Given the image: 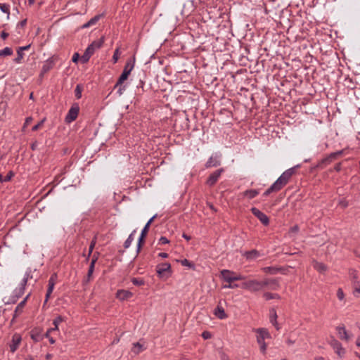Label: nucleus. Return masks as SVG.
Segmentation results:
<instances>
[{
  "label": "nucleus",
  "mask_w": 360,
  "mask_h": 360,
  "mask_svg": "<svg viewBox=\"0 0 360 360\" xmlns=\"http://www.w3.org/2000/svg\"><path fill=\"white\" fill-rule=\"evenodd\" d=\"M257 333V342L260 345V351L262 353L265 354L266 350V345L264 342L265 339L271 338V335L268 330L264 328H259L255 330Z\"/></svg>",
  "instance_id": "obj_1"
},
{
  "label": "nucleus",
  "mask_w": 360,
  "mask_h": 360,
  "mask_svg": "<svg viewBox=\"0 0 360 360\" xmlns=\"http://www.w3.org/2000/svg\"><path fill=\"white\" fill-rule=\"evenodd\" d=\"M134 63H135V58L129 59L127 61L124 70L122 71V73L120 76L118 80H117V85L118 84H122L123 82L127 79L129 75H130L131 70H133L134 67Z\"/></svg>",
  "instance_id": "obj_2"
},
{
  "label": "nucleus",
  "mask_w": 360,
  "mask_h": 360,
  "mask_svg": "<svg viewBox=\"0 0 360 360\" xmlns=\"http://www.w3.org/2000/svg\"><path fill=\"white\" fill-rule=\"evenodd\" d=\"M221 278L227 283H233V281L243 279V276H236L234 272L226 269H224L221 271Z\"/></svg>",
  "instance_id": "obj_3"
},
{
  "label": "nucleus",
  "mask_w": 360,
  "mask_h": 360,
  "mask_svg": "<svg viewBox=\"0 0 360 360\" xmlns=\"http://www.w3.org/2000/svg\"><path fill=\"white\" fill-rule=\"evenodd\" d=\"M344 150H338L335 153H331L327 157L323 158L319 163L318 167H323L330 164L334 160H336L339 156L343 154Z\"/></svg>",
  "instance_id": "obj_4"
},
{
  "label": "nucleus",
  "mask_w": 360,
  "mask_h": 360,
  "mask_svg": "<svg viewBox=\"0 0 360 360\" xmlns=\"http://www.w3.org/2000/svg\"><path fill=\"white\" fill-rule=\"evenodd\" d=\"M79 111V105L77 103L73 104L65 117V122L68 123H70L75 121L78 116Z\"/></svg>",
  "instance_id": "obj_5"
},
{
  "label": "nucleus",
  "mask_w": 360,
  "mask_h": 360,
  "mask_svg": "<svg viewBox=\"0 0 360 360\" xmlns=\"http://www.w3.org/2000/svg\"><path fill=\"white\" fill-rule=\"evenodd\" d=\"M224 172V168H219L212 172L207 179L206 184L210 186H214L218 181L221 174Z\"/></svg>",
  "instance_id": "obj_6"
},
{
  "label": "nucleus",
  "mask_w": 360,
  "mask_h": 360,
  "mask_svg": "<svg viewBox=\"0 0 360 360\" xmlns=\"http://www.w3.org/2000/svg\"><path fill=\"white\" fill-rule=\"evenodd\" d=\"M251 212L264 226L269 224V218L264 212L256 207L251 208Z\"/></svg>",
  "instance_id": "obj_7"
},
{
  "label": "nucleus",
  "mask_w": 360,
  "mask_h": 360,
  "mask_svg": "<svg viewBox=\"0 0 360 360\" xmlns=\"http://www.w3.org/2000/svg\"><path fill=\"white\" fill-rule=\"evenodd\" d=\"M22 338L21 335L18 333H15L12 337L11 343L9 345L10 351L12 353H14L21 342Z\"/></svg>",
  "instance_id": "obj_8"
},
{
  "label": "nucleus",
  "mask_w": 360,
  "mask_h": 360,
  "mask_svg": "<svg viewBox=\"0 0 360 360\" xmlns=\"http://www.w3.org/2000/svg\"><path fill=\"white\" fill-rule=\"evenodd\" d=\"M300 165H297L296 167H292V168H290L288 169H287L286 171H285L279 177L278 179H281L282 181V183H283L285 185H286L290 179L291 178V176L295 174V168L296 167H299Z\"/></svg>",
  "instance_id": "obj_9"
},
{
  "label": "nucleus",
  "mask_w": 360,
  "mask_h": 360,
  "mask_svg": "<svg viewBox=\"0 0 360 360\" xmlns=\"http://www.w3.org/2000/svg\"><path fill=\"white\" fill-rule=\"evenodd\" d=\"M266 286V283L258 281L257 280H249V290L259 291Z\"/></svg>",
  "instance_id": "obj_10"
},
{
  "label": "nucleus",
  "mask_w": 360,
  "mask_h": 360,
  "mask_svg": "<svg viewBox=\"0 0 360 360\" xmlns=\"http://www.w3.org/2000/svg\"><path fill=\"white\" fill-rule=\"evenodd\" d=\"M330 345L335 349V353L340 356L342 357L345 354V349L342 347L341 343L335 338L330 342Z\"/></svg>",
  "instance_id": "obj_11"
},
{
  "label": "nucleus",
  "mask_w": 360,
  "mask_h": 360,
  "mask_svg": "<svg viewBox=\"0 0 360 360\" xmlns=\"http://www.w3.org/2000/svg\"><path fill=\"white\" fill-rule=\"evenodd\" d=\"M54 65H55V59L53 57L49 58L44 63V65L41 68L40 76L43 77L44 75L46 74V72H48L49 70H51L54 67Z\"/></svg>",
  "instance_id": "obj_12"
},
{
  "label": "nucleus",
  "mask_w": 360,
  "mask_h": 360,
  "mask_svg": "<svg viewBox=\"0 0 360 360\" xmlns=\"http://www.w3.org/2000/svg\"><path fill=\"white\" fill-rule=\"evenodd\" d=\"M133 296V293L126 290H119L116 293V297L120 300H125L131 298Z\"/></svg>",
  "instance_id": "obj_13"
},
{
  "label": "nucleus",
  "mask_w": 360,
  "mask_h": 360,
  "mask_svg": "<svg viewBox=\"0 0 360 360\" xmlns=\"http://www.w3.org/2000/svg\"><path fill=\"white\" fill-rule=\"evenodd\" d=\"M285 271V269L283 267H276V266H266L263 268V271L271 275L276 274L278 272L283 273Z\"/></svg>",
  "instance_id": "obj_14"
},
{
  "label": "nucleus",
  "mask_w": 360,
  "mask_h": 360,
  "mask_svg": "<svg viewBox=\"0 0 360 360\" xmlns=\"http://www.w3.org/2000/svg\"><path fill=\"white\" fill-rule=\"evenodd\" d=\"M171 265L169 263H162L156 266V271L158 276H161L165 272L169 271Z\"/></svg>",
  "instance_id": "obj_15"
},
{
  "label": "nucleus",
  "mask_w": 360,
  "mask_h": 360,
  "mask_svg": "<svg viewBox=\"0 0 360 360\" xmlns=\"http://www.w3.org/2000/svg\"><path fill=\"white\" fill-rule=\"evenodd\" d=\"M64 321L63 317L61 316H58L53 322V324L54 325V328H51L49 329L46 333H45V337H49V333H50L53 330H56L58 329V325Z\"/></svg>",
  "instance_id": "obj_16"
},
{
  "label": "nucleus",
  "mask_w": 360,
  "mask_h": 360,
  "mask_svg": "<svg viewBox=\"0 0 360 360\" xmlns=\"http://www.w3.org/2000/svg\"><path fill=\"white\" fill-rule=\"evenodd\" d=\"M30 337L34 342H39L43 339V335L41 334L39 328H34L30 332Z\"/></svg>",
  "instance_id": "obj_17"
},
{
  "label": "nucleus",
  "mask_w": 360,
  "mask_h": 360,
  "mask_svg": "<svg viewBox=\"0 0 360 360\" xmlns=\"http://www.w3.org/2000/svg\"><path fill=\"white\" fill-rule=\"evenodd\" d=\"M313 266L321 274H323L328 270V266L325 264L317 261L314 262Z\"/></svg>",
  "instance_id": "obj_18"
},
{
  "label": "nucleus",
  "mask_w": 360,
  "mask_h": 360,
  "mask_svg": "<svg viewBox=\"0 0 360 360\" xmlns=\"http://www.w3.org/2000/svg\"><path fill=\"white\" fill-rule=\"evenodd\" d=\"M214 314L219 319H224L227 317V314H226L224 308L221 306H217L214 309Z\"/></svg>",
  "instance_id": "obj_19"
},
{
  "label": "nucleus",
  "mask_w": 360,
  "mask_h": 360,
  "mask_svg": "<svg viewBox=\"0 0 360 360\" xmlns=\"http://www.w3.org/2000/svg\"><path fill=\"white\" fill-rule=\"evenodd\" d=\"M25 305V300H22L17 305V307L14 311V314H13L12 321H13L14 319H16L22 312Z\"/></svg>",
  "instance_id": "obj_20"
},
{
  "label": "nucleus",
  "mask_w": 360,
  "mask_h": 360,
  "mask_svg": "<svg viewBox=\"0 0 360 360\" xmlns=\"http://www.w3.org/2000/svg\"><path fill=\"white\" fill-rule=\"evenodd\" d=\"M270 322L275 326L276 329L278 330L280 327L277 322V314L274 309L270 310Z\"/></svg>",
  "instance_id": "obj_21"
},
{
  "label": "nucleus",
  "mask_w": 360,
  "mask_h": 360,
  "mask_svg": "<svg viewBox=\"0 0 360 360\" xmlns=\"http://www.w3.org/2000/svg\"><path fill=\"white\" fill-rule=\"evenodd\" d=\"M263 283H266V286L269 285L271 290H276L279 287L278 281L276 278L266 279Z\"/></svg>",
  "instance_id": "obj_22"
},
{
  "label": "nucleus",
  "mask_w": 360,
  "mask_h": 360,
  "mask_svg": "<svg viewBox=\"0 0 360 360\" xmlns=\"http://www.w3.org/2000/svg\"><path fill=\"white\" fill-rule=\"evenodd\" d=\"M221 161L217 157H211L205 164V167L209 168L220 165Z\"/></svg>",
  "instance_id": "obj_23"
},
{
  "label": "nucleus",
  "mask_w": 360,
  "mask_h": 360,
  "mask_svg": "<svg viewBox=\"0 0 360 360\" xmlns=\"http://www.w3.org/2000/svg\"><path fill=\"white\" fill-rule=\"evenodd\" d=\"M260 255L259 252L257 250H252L247 251L245 253V256L247 259H255Z\"/></svg>",
  "instance_id": "obj_24"
},
{
  "label": "nucleus",
  "mask_w": 360,
  "mask_h": 360,
  "mask_svg": "<svg viewBox=\"0 0 360 360\" xmlns=\"http://www.w3.org/2000/svg\"><path fill=\"white\" fill-rule=\"evenodd\" d=\"M337 330L338 331V334L340 335V338L342 340H347L349 339V336L347 333L345 327L344 326H338L337 328Z\"/></svg>",
  "instance_id": "obj_25"
},
{
  "label": "nucleus",
  "mask_w": 360,
  "mask_h": 360,
  "mask_svg": "<svg viewBox=\"0 0 360 360\" xmlns=\"http://www.w3.org/2000/svg\"><path fill=\"white\" fill-rule=\"evenodd\" d=\"M100 18H101L100 15H95L94 18L90 19L87 22L84 24L82 26V28H88V27L95 25L99 20Z\"/></svg>",
  "instance_id": "obj_26"
},
{
  "label": "nucleus",
  "mask_w": 360,
  "mask_h": 360,
  "mask_svg": "<svg viewBox=\"0 0 360 360\" xmlns=\"http://www.w3.org/2000/svg\"><path fill=\"white\" fill-rule=\"evenodd\" d=\"M104 39L103 37H101V39L98 40L94 41L89 46L94 49V51L96 49H99L103 44Z\"/></svg>",
  "instance_id": "obj_27"
},
{
  "label": "nucleus",
  "mask_w": 360,
  "mask_h": 360,
  "mask_svg": "<svg viewBox=\"0 0 360 360\" xmlns=\"http://www.w3.org/2000/svg\"><path fill=\"white\" fill-rule=\"evenodd\" d=\"M244 195L248 197L249 199H252L259 194V191L256 189L246 190L244 192Z\"/></svg>",
  "instance_id": "obj_28"
},
{
  "label": "nucleus",
  "mask_w": 360,
  "mask_h": 360,
  "mask_svg": "<svg viewBox=\"0 0 360 360\" xmlns=\"http://www.w3.org/2000/svg\"><path fill=\"white\" fill-rule=\"evenodd\" d=\"M14 173L12 171H9L6 176H3L0 174V183L9 181L13 176Z\"/></svg>",
  "instance_id": "obj_29"
},
{
  "label": "nucleus",
  "mask_w": 360,
  "mask_h": 360,
  "mask_svg": "<svg viewBox=\"0 0 360 360\" xmlns=\"http://www.w3.org/2000/svg\"><path fill=\"white\" fill-rule=\"evenodd\" d=\"M143 345L139 342H136L133 344V347L131 348V352L135 354H139L141 351H143Z\"/></svg>",
  "instance_id": "obj_30"
},
{
  "label": "nucleus",
  "mask_w": 360,
  "mask_h": 360,
  "mask_svg": "<svg viewBox=\"0 0 360 360\" xmlns=\"http://www.w3.org/2000/svg\"><path fill=\"white\" fill-rule=\"evenodd\" d=\"M271 186L277 192L282 189V188L284 187L285 185L283 183H282L281 179H279L278 178V179Z\"/></svg>",
  "instance_id": "obj_31"
},
{
  "label": "nucleus",
  "mask_w": 360,
  "mask_h": 360,
  "mask_svg": "<svg viewBox=\"0 0 360 360\" xmlns=\"http://www.w3.org/2000/svg\"><path fill=\"white\" fill-rule=\"evenodd\" d=\"M263 297L265 298L266 300H269L271 299H280V295L278 294L268 292L264 293Z\"/></svg>",
  "instance_id": "obj_32"
},
{
  "label": "nucleus",
  "mask_w": 360,
  "mask_h": 360,
  "mask_svg": "<svg viewBox=\"0 0 360 360\" xmlns=\"http://www.w3.org/2000/svg\"><path fill=\"white\" fill-rule=\"evenodd\" d=\"M148 230H149V228H148V226H145L141 233V236L139 238V241H140V243H144L145 241V238L148 232Z\"/></svg>",
  "instance_id": "obj_33"
},
{
  "label": "nucleus",
  "mask_w": 360,
  "mask_h": 360,
  "mask_svg": "<svg viewBox=\"0 0 360 360\" xmlns=\"http://www.w3.org/2000/svg\"><path fill=\"white\" fill-rule=\"evenodd\" d=\"M136 232V231H133L132 233L129 236L127 239L125 240L124 243V248H128L131 245L132 241L134 240V234Z\"/></svg>",
  "instance_id": "obj_34"
},
{
  "label": "nucleus",
  "mask_w": 360,
  "mask_h": 360,
  "mask_svg": "<svg viewBox=\"0 0 360 360\" xmlns=\"http://www.w3.org/2000/svg\"><path fill=\"white\" fill-rule=\"evenodd\" d=\"M13 54V50L10 47H6L2 50H0V56H11Z\"/></svg>",
  "instance_id": "obj_35"
},
{
  "label": "nucleus",
  "mask_w": 360,
  "mask_h": 360,
  "mask_svg": "<svg viewBox=\"0 0 360 360\" xmlns=\"http://www.w3.org/2000/svg\"><path fill=\"white\" fill-rule=\"evenodd\" d=\"M82 90H83V87L81 84H77L76 86V88L75 89V95L77 99H79L82 97Z\"/></svg>",
  "instance_id": "obj_36"
},
{
  "label": "nucleus",
  "mask_w": 360,
  "mask_h": 360,
  "mask_svg": "<svg viewBox=\"0 0 360 360\" xmlns=\"http://www.w3.org/2000/svg\"><path fill=\"white\" fill-rule=\"evenodd\" d=\"M32 278V276H30V272H27L24 276V278H22L21 283H20V287H24V288L25 289V286L27 283V281H28V279L29 278Z\"/></svg>",
  "instance_id": "obj_37"
},
{
  "label": "nucleus",
  "mask_w": 360,
  "mask_h": 360,
  "mask_svg": "<svg viewBox=\"0 0 360 360\" xmlns=\"http://www.w3.org/2000/svg\"><path fill=\"white\" fill-rule=\"evenodd\" d=\"M206 41H204V44L205 43H207V44H209L210 43V45L212 46V49H215V46L214 45V41H217L218 40V37H214V36L212 35V37L210 38V37H207L206 36Z\"/></svg>",
  "instance_id": "obj_38"
},
{
  "label": "nucleus",
  "mask_w": 360,
  "mask_h": 360,
  "mask_svg": "<svg viewBox=\"0 0 360 360\" xmlns=\"http://www.w3.org/2000/svg\"><path fill=\"white\" fill-rule=\"evenodd\" d=\"M131 282L134 285L141 286L144 285L145 281L143 278H132Z\"/></svg>",
  "instance_id": "obj_39"
},
{
  "label": "nucleus",
  "mask_w": 360,
  "mask_h": 360,
  "mask_svg": "<svg viewBox=\"0 0 360 360\" xmlns=\"http://www.w3.org/2000/svg\"><path fill=\"white\" fill-rule=\"evenodd\" d=\"M114 89H117V94L120 96H121L123 94V92L125 91L126 86H125V85H122V84L117 85V82L114 86Z\"/></svg>",
  "instance_id": "obj_40"
},
{
  "label": "nucleus",
  "mask_w": 360,
  "mask_h": 360,
  "mask_svg": "<svg viewBox=\"0 0 360 360\" xmlns=\"http://www.w3.org/2000/svg\"><path fill=\"white\" fill-rule=\"evenodd\" d=\"M24 287H19L18 289L15 290V295L16 297H20L25 292Z\"/></svg>",
  "instance_id": "obj_41"
},
{
  "label": "nucleus",
  "mask_w": 360,
  "mask_h": 360,
  "mask_svg": "<svg viewBox=\"0 0 360 360\" xmlns=\"http://www.w3.org/2000/svg\"><path fill=\"white\" fill-rule=\"evenodd\" d=\"M18 56L14 59V62L16 63H20L21 60L23 58V53L19 49L17 50Z\"/></svg>",
  "instance_id": "obj_42"
},
{
  "label": "nucleus",
  "mask_w": 360,
  "mask_h": 360,
  "mask_svg": "<svg viewBox=\"0 0 360 360\" xmlns=\"http://www.w3.org/2000/svg\"><path fill=\"white\" fill-rule=\"evenodd\" d=\"M0 9L1 10L2 12L7 13L8 16L9 15L10 11H9V6L8 5H7L6 4H1Z\"/></svg>",
  "instance_id": "obj_43"
},
{
  "label": "nucleus",
  "mask_w": 360,
  "mask_h": 360,
  "mask_svg": "<svg viewBox=\"0 0 360 360\" xmlns=\"http://www.w3.org/2000/svg\"><path fill=\"white\" fill-rule=\"evenodd\" d=\"M214 11H207V13L209 15V19H210V20L217 17L218 10H217L215 7H214Z\"/></svg>",
  "instance_id": "obj_44"
},
{
  "label": "nucleus",
  "mask_w": 360,
  "mask_h": 360,
  "mask_svg": "<svg viewBox=\"0 0 360 360\" xmlns=\"http://www.w3.org/2000/svg\"><path fill=\"white\" fill-rule=\"evenodd\" d=\"M120 56V50L119 49H116L114 51V54L112 56V61L113 63H116L119 59Z\"/></svg>",
  "instance_id": "obj_45"
},
{
  "label": "nucleus",
  "mask_w": 360,
  "mask_h": 360,
  "mask_svg": "<svg viewBox=\"0 0 360 360\" xmlns=\"http://www.w3.org/2000/svg\"><path fill=\"white\" fill-rule=\"evenodd\" d=\"M56 279H57V274L56 273H54L51 276V277L49 280V284L55 285Z\"/></svg>",
  "instance_id": "obj_46"
},
{
  "label": "nucleus",
  "mask_w": 360,
  "mask_h": 360,
  "mask_svg": "<svg viewBox=\"0 0 360 360\" xmlns=\"http://www.w3.org/2000/svg\"><path fill=\"white\" fill-rule=\"evenodd\" d=\"M96 260H97V257H95V256H94L91 259V262L90 263L89 267V271H94V267H95V264H96Z\"/></svg>",
  "instance_id": "obj_47"
},
{
  "label": "nucleus",
  "mask_w": 360,
  "mask_h": 360,
  "mask_svg": "<svg viewBox=\"0 0 360 360\" xmlns=\"http://www.w3.org/2000/svg\"><path fill=\"white\" fill-rule=\"evenodd\" d=\"M349 274L352 279V281H355V280H358L357 273H356V270H354V269L349 270Z\"/></svg>",
  "instance_id": "obj_48"
},
{
  "label": "nucleus",
  "mask_w": 360,
  "mask_h": 360,
  "mask_svg": "<svg viewBox=\"0 0 360 360\" xmlns=\"http://www.w3.org/2000/svg\"><path fill=\"white\" fill-rule=\"evenodd\" d=\"M169 240L165 236H161L158 241V245L168 244Z\"/></svg>",
  "instance_id": "obj_49"
},
{
  "label": "nucleus",
  "mask_w": 360,
  "mask_h": 360,
  "mask_svg": "<svg viewBox=\"0 0 360 360\" xmlns=\"http://www.w3.org/2000/svg\"><path fill=\"white\" fill-rule=\"evenodd\" d=\"M337 297L340 300H342L345 297V294L342 288H338L337 291Z\"/></svg>",
  "instance_id": "obj_50"
},
{
  "label": "nucleus",
  "mask_w": 360,
  "mask_h": 360,
  "mask_svg": "<svg viewBox=\"0 0 360 360\" xmlns=\"http://www.w3.org/2000/svg\"><path fill=\"white\" fill-rule=\"evenodd\" d=\"M91 56L88 55L86 52L84 53V54L81 57V60L83 63H87L89 60Z\"/></svg>",
  "instance_id": "obj_51"
},
{
  "label": "nucleus",
  "mask_w": 360,
  "mask_h": 360,
  "mask_svg": "<svg viewBox=\"0 0 360 360\" xmlns=\"http://www.w3.org/2000/svg\"><path fill=\"white\" fill-rule=\"evenodd\" d=\"M44 121H45V119H43L42 120H41L39 123H37V124H35V125L32 127V131H37V130H38V129H39V128L43 125V124H44Z\"/></svg>",
  "instance_id": "obj_52"
},
{
  "label": "nucleus",
  "mask_w": 360,
  "mask_h": 360,
  "mask_svg": "<svg viewBox=\"0 0 360 360\" xmlns=\"http://www.w3.org/2000/svg\"><path fill=\"white\" fill-rule=\"evenodd\" d=\"M272 192H276V191L274 188V187L272 186H271L264 193H263V195L264 196H267L269 195L270 193H271Z\"/></svg>",
  "instance_id": "obj_53"
},
{
  "label": "nucleus",
  "mask_w": 360,
  "mask_h": 360,
  "mask_svg": "<svg viewBox=\"0 0 360 360\" xmlns=\"http://www.w3.org/2000/svg\"><path fill=\"white\" fill-rule=\"evenodd\" d=\"M181 264L184 266H189L191 268L193 266V264L192 262H191L190 261H188V259H183L181 261Z\"/></svg>",
  "instance_id": "obj_54"
},
{
  "label": "nucleus",
  "mask_w": 360,
  "mask_h": 360,
  "mask_svg": "<svg viewBox=\"0 0 360 360\" xmlns=\"http://www.w3.org/2000/svg\"><path fill=\"white\" fill-rule=\"evenodd\" d=\"M85 52H86L88 55H89V56H91L94 54V53L95 52V51L94 50V49H93V48H91V47H90V46H88V47L86 48V49L85 50Z\"/></svg>",
  "instance_id": "obj_55"
},
{
  "label": "nucleus",
  "mask_w": 360,
  "mask_h": 360,
  "mask_svg": "<svg viewBox=\"0 0 360 360\" xmlns=\"http://www.w3.org/2000/svg\"><path fill=\"white\" fill-rule=\"evenodd\" d=\"M93 273L94 271L88 270L86 278L84 281V282L88 283L91 280Z\"/></svg>",
  "instance_id": "obj_56"
},
{
  "label": "nucleus",
  "mask_w": 360,
  "mask_h": 360,
  "mask_svg": "<svg viewBox=\"0 0 360 360\" xmlns=\"http://www.w3.org/2000/svg\"><path fill=\"white\" fill-rule=\"evenodd\" d=\"M95 244H96V241L95 240H92L91 242V244L89 245V255H90L94 248V246H95Z\"/></svg>",
  "instance_id": "obj_57"
},
{
  "label": "nucleus",
  "mask_w": 360,
  "mask_h": 360,
  "mask_svg": "<svg viewBox=\"0 0 360 360\" xmlns=\"http://www.w3.org/2000/svg\"><path fill=\"white\" fill-rule=\"evenodd\" d=\"M299 229H300V228H299L298 225H295L290 229V232L297 233Z\"/></svg>",
  "instance_id": "obj_58"
},
{
  "label": "nucleus",
  "mask_w": 360,
  "mask_h": 360,
  "mask_svg": "<svg viewBox=\"0 0 360 360\" xmlns=\"http://www.w3.org/2000/svg\"><path fill=\"white\" fill-rule=\"evenodd\" d=\"M243 289L249 290V280L245 282H243L241 285H240Z\"/></svg>",
  "instance_id": "obj_59"
},
{
  "label": "nucleus",
  "mask_w": 360,
  "mask_h": 360,
  "mask_svg": "<svg viewBox=\"0 0 360 360\" xmlns=\"http://www.w3.org/2000/svg\"><path fill=\"white\" fill-rule=\"evenodd\" d=\"M79 55L78 53H75L73 56H72V60L73 63H77L78 60H79Z\"/></svg>",
  "instance_id": "obj_60"
},
{
  "label": "nucleus",
  "mask_w": 360,
  "mask_h": 360,
  "mask_svg": "<svg viewBox=\"0 0 360 360\" xmlns=\"http://www.w3.org/2000/svg\"><path fill=\"white\" fill-rule=\"evenodd\" d=\"M212 338V334L209 331L204 330V340L210 339Z\"/></svg>",
  "instance_id": "obj_61"
},
{
  "label": "nucleus",
  "mask_w": 360,
  "mask_h": 360,
  "mask_svg": "<svg viewBox=\"0 0 360 360\" xmlns=\"http://www.w3.org/2000/svg\"><path fill=\"white\" fill-rule=\"evenodd\" d=\"M341 169H342V164H341V162H338V163L335 164V165L334 167V170H335L336 172H338Z\"/></svg>",
  "instance_id": "obj_62"
},
{
  "label": "nucleus",
  "mask_w": 360,
  "mask_h": 360,
  "mask_svg": "<svg viewBox=\"0 0 360 360\" xmlns=\"http://www.w3.org/2000/svg\"><path fill=\"white\" fill-rule=\"evenodd\" d=\"M239 287V285L238 284H233L232 283H229V285H224V288H235Z\"/></svg>",
  "instance_id": "obj_63"
},
{
  "label": "nucleus",
  "mask_w": 360,
  "mask_h": 360,
  "mask_svg": "<svg viewBox=\"0 0 360 360\" xmlns=\"http://www.w3.org/2000/svg\"><path fill=\"white\" fill-rule=\"evenodd\" d=\"M37 146H38V142L37 141H35L34 142H33L31 144V149L32 150H35L37 148Z\"/></svg>",
  "instance_id": "obj_64"
}]
</instances>
